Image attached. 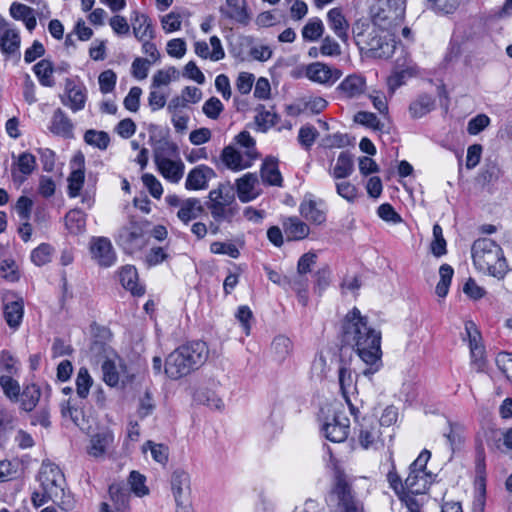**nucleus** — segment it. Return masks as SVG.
I'll list each match as a JSON object with an SVG mask.
<instances>
[{
  "instance_id": "4468645a",
  "label": "nucleus",
  "mask_w": 512,
  "mask_h": 512,
  "mask_svg": "<svg viewBox=\"0 0 512 512\" xmlns=\"http://www.w3.org/2000/svg\"><path fill=\"white\" fill-rule=\"evenodd\" d=\"M306 76L313 82L333 85L342 76L341 70L322 62H314L306 67Z\"/></svg>"
},
{
  "instance_id": "a19ab883",
  "label": "nucleus",
  "mask_w": 512,
  "mask_h": 512,
  "mask_svg": "<svg viewBox=\"0 0 512 512\" xmlns=\"http://www.w3.org/2000/svg\"><path fill=\"white\" fill-rule=\"evenodd\" d=\"M33 71L36 74L40 84L45 87H52L55 81L52 77L54 72L53 63L48 59H42L34 65Z\"/></svg>"
},
{
  "instance_id": "a18cd8bd",
  "label": "nucleus",
  "mask_w": 512,
  "mask_h": 512,
  "mask_svg": "<svg viewBox=\"0 0 512 512\" xmlns=\"http://www.w3.org/2000/svg\"><path fill=\"white\" fill-rule=\"evenodd\" d=\"M434 99L427 95H420L414 102L409 106L410 114L413 118H421L434 109Z\"/></svg>"
},
{
  "instance_id": "8fccbe9b",
  "label": "nucleus",
  "mask_w": 512,
  "mask_h": 512,
  "mask_svg": "<svg viewBox=\"0 0 512 512\" xmlns=\"http://www.w3.org/2000/svg\"><path fill=\"white\" fill-rule=\"evenodd\" d=\"M148 449L151 452L152 458L156 462H158L162 465H165L168 462V456H169L168 446L148 440L143 444L142 450H143V452H146Z\"/></svg>"
},
{
  "instance_id": "4d7b16f0",
  "label": "nucleus",
  "mask_w": 512,
  "mask_h": 512,
  "mask_svg": "<svg viewBox=\"0 0 512 512\" xmlns=\"http://www.w3.org/2000/svg\"><path fill=\"white\" fill-rule=\"evenodd\" d=\"M434 240L431 243V252L436 257H441L447 253L446 240L443 237V231L439 224L433 226Z\"/></svg>"
},
{
  "instance_id": "49530a36",
  "label": "nucleus",
  "mask_w": 512,
  "mask_h": 512,
  "mask_svg": "<svg viewBox=\"0 0 512 512\" xmlns=\"http://www.w3.org/2000/svg\"><path fill=\"white\" fill-rule=\"evenodd\" d=\"M454 274L453 268L448 264H442L439 268V276L440 280L436 286V294L439 297H445L448 294L449 286L452 281V277Z\"/></svg>"
},
{
  "instance_id": "a211bd4d",
  "label": "nucleus",
  "mask_w": 512,
  "mask_h": 512,
  "mask_svg": "<svg viewBox=\"0 0 512 512\" xmlns=\"http://www.w3.org/2000/svg\"><path fill=\"white\" fill-rule=\"evenodd\" d=\"M65 93L67 97H61V101L65 106L69 107L73 112L84 109L87 94L86 88L83 85H76L73 80L66 79Z\"/></svg>"
},
{
  "instance_id": "f8f14e48",
  "label": "nucleus",
  "mask_w": 512,
  "mask_h": 512,
  "mask_svg": "<svg viewBox=\"0 0 512 512\" xmlns=\"http://www.w3.org/2000/svg\"><path fill=\"white\" fill-rule=\"evenodd\" d=\"M11 177L13 182L21 185L37 167L36 158L29 152H22L18 156L12 154Z\"/></svg>"
},
{
  "instance_id": "ddd939ff",
  "label": "nucleus",
  "mask_w": 512,
  "mask_h": 512,
  "mask_svg": "<svg viewBox=\"0 0 512 512\" xmlns=\"http://www.w3.org/2000/svg\"><path fill=\"white\" fill-rule=\"evenodd\" d=\"M92 258L102 267H110L116 261V253L107 237H93L90 241Z\"/></svg>"
},
{
  "instance_id": "de8ad7c7",
  "label": "nucleus",
  "mask_w": 512,
  "mask_h": 512,
  "mask_svg": "<svg viewBox=\"0 0 512 512\" xmlns=\"http://www.w3.org/2000/svg\"><path fill=\"white\" fill-rule=\"evenodd\" d=\"M0 387L4 395L12 402H17L20 396V385L17 380L12 378V375L0 376Z\"/></svg>"
},
{
  "instance_id": "4c0bfd02",
  "label": "nucleus",
  "mask_w": 512,
  "mask_h": 512,
  "mask_svg": "<svg viewBox=\"0 0 512 512\" xmlns=\"http://www.w3.org/2000/svg\"><path fill=\"white\" fill-rule=\"evenodd\" d=\"M51 131L54 134L64 137L72 136L73 124L64 111L60 108L53 113L51 120Z\"/></svg>"
},
{
  "instance_id": "69168bd1",
  "label": "nucleus",
  "mask_w": 512,
  "mask_h": 512,
  "mask_svg": "<svg viewBox=\"0 0 512 512\" xmlns=\"http://www.w3.org/2000/svg\"><path fill=\"white\" fill-rule=\"evenodd\" d=\"M502 175L501 168L495 161H488L480 174V177L486 183H491L497 181Z\"/></svg>"
},
{
  "instance_id": "39448f33",
  "label": "nucleus",
  "mask_w": 512,
  "mask_h": 512,
  "mask_svg": "<svg viewBox=\"0 0 512 512\" xmlns=\"http://www.w3.org/2000/svg\"><path fill=\"white\" fill-rule=\"evenodd\" d=\"M39 480L41 489L52 497V501L64 510L73 507V501L69 493H66V479L61 469L53 463L43 462Z\"/></svg>"
},
{
  "instance_id": "b1692460",
  "label": "nucleus",
  "mask_w": 512,
  "mask_h": 512,
  "mask_svg": "<svg viewBox=\"0 0 512 512\" xmlns=\"http://www.w3.org/2000/svg\"><path fill=\"white\" fill-rule=\"evenodd\" d=\"M205 212L200 199L191 197L183 200V204L177 211V218L185 225L197 219Z\"/></svg>"
},
{
  "instance_id": "aec40b11",
  "label": "nucleus",
  "mask_w": 512,
  "mask_h": 512,
  "mask_svg": "<svg viewBox=\"0 0 512 512\" xmlns=\"http://www.w3.org/2000/svg\"><path fill=\"white\" fill-rule=\"evenodd\" d=\"M259 180L255 173H246L235 182L234 191L242 203H248L258 197L255 187Z\"/></svg>"
},
{
  "instance_id": "0eeeda50",
  "label": "nucleus",
  "mask_w": 512,
  "mask_h": 512,
  "mask_svg": "<svg viewBox=\"0 0 512 512\" xmlns=\"http://www.w3.org/2000/svg\"><path fill=\"white\" fill-rule=\"evenodd\" d=\"M404 1L386 0L372 9V21L382 30H390L404 19Z\"/></svg>"
},
{
  "instance_id": "473e14b6",
  "label": "nucleus",
  "mask_w": 512,
  "mask_h": 512,
  "mask_svg": "<svg viewBox=\"0 0 512 512\" xmlns=\"http://www.w3.org/2000/svg\"><path fill=\"white\" fill-rule=\"evenodd\" d=\"M74 161L79 167L73 170L68 177V194L70 197H77L84 184V156L78 154L74 157Z\"/></svg>"
},
{
  "instance_id": "412c9836",
  "label": "nucleus",
  "mask_w": 512,
  "mask_h": 512,
  "mask_svg": "<svg viewBox=\"0 0 512 512\" xmlns=\"http://www.w3.org/2000/svg\"><path fill=\"white\" fill-rule=\"evenodd\" d=\"M220 160L226 168L232 171H241L249 168L253 160H250L245 154L240 153L234 146L228 145L223 148Z\"/></svg>"
},
{
  "instance_id": "7c9ffc66",
  "label": "nucleus",
  "mask_w": 512,
  "mask_h": 512,
  "mask_svg": "<svg viewBox=\"0 0 512 512\" xmlns=\"http://www.w3.org/2000/svg\"><path fill=\"white\" fill-rule=\"evenodd\" d=\"M119 279L122 286L129 290L134 296H142L145 293L143 286L137 283L138 273L134 266L126 265L119 272Z\"/></svg>"
},
{
  "instance_id": "c03bdc74",
  "label": "nucleus",
  "mask_w": 512,
  "mask_h": 512,
  "mask_svg": "<svg viewBox=\"0 0 512 512\" xmlns=\"http://www.w3.org/2000/svg\"><path fill=\"white\" fill-rule=\"evenodd\" d=\"M177 154V145L165 139L157 141L153 151L155 164L160 163L162 160L166 161L168 159H171V157H174Z\"/></svg>"
},
{
  "instance_id": "6e6552de",
  "label": "nucleus",
  "mask_w": 512,
  "mask_h": 512,
  "mask_svg": "<svg viewBox=\"0 0 512 512\" xmlns=\"http://www.w3.org/2000/svg\"><path fill=\"white\" fill-rule=\"evenodd\" d=\"M486 463L485 452L480 444L476 448L475 456V486L477 494L473 501L472 512H485L486 505Z\"/></svg>"
},
{
  "instance_id": "5701e85b",
  "label": "nucleus",
  "mask_w": 512,
  "mask_h": 512,
  "mask_svg": "<svg viewBox=\"0 0 512 512\" xmlns=\"http://www.w3.org/2000/svg\"><path fill=\"white\" fill-rule=\"evenodd\" d=\"M367 47L371 56L387 59L393 55L396 46L392 39L375 34L367 41Z\"/></svg>"
},
{
  "instance_id": "13d9d810",
  "label": "nucleus",
  "mask_w": 512,
  "mask_h": 512,
  "mask_svg": "<svg viewBox=\"0 0 512 512\" xmlns=\"http://www.w3.org/2000/svg\"><path fill=\"white\" fill-rule=\"evenodd\" d=\"M226 3L231 8V11L227 13L229 18L244 25L248 24L250 16L245 6H239L238 0H226Z\"/></svg>"
},
{
  "instance_id": "a878e982",
  "label": "nucleus",
  "mask_w": 512,
  "mask_h": 512,
  "mask_svg": "<svg viewBox=\"0 0 512 512\" xmlns=\"http://www.w3.org/2000/svg\"><path fill=\"white\" fill-rule=\"evenodd\" d=\"M101 368L104 382L111 387H115L126 373V365L121 359H117V361L107 359Z\"/></svg>"
},
{
  "instance_id": "ea45409f",
  "label": "nucleus",
  "mask_w": 512,
  "mask_h": 512,
  "mask_svg": "<svg viewBox=\"0 0 512 512\" xmlns=\"http://www.w3.org/2000/svg\"><path fill=\"white\" fill-rule=\"evenodd\" d=\"M354 171V163L352 155L343 151L339 154L337 162L331 172L335 179H344L349 177Z\"/></svg>"
},
{
  "instance_id": "79ce46f5",
  "label": "nucleus",
  "mask_w": 512,
  "mask_h": 512,
  "mask_svg": "<svg viewBox=\"0 0 512 512\" xmlns=\"http://www.w3.org/2000/svg\"><path fill=\"white\" fill-rule=\"evenodd\" d=\"M18 424V418L14 411L1 409L0 410V443L7 440Z\"/></svg>"
},
{
  "instance_id": "9d476101",
  "label": "nucleus",
  "mask_w": 512,
  "mask_h": 512,
  "mask_svg": "<svg viewBox=\"0 0 512 512\" xmlns=\"http://www.w3.org/2000/svg\"><path fill=\"white\" fill-rule=\"evenodd\" d=\"M358 441L364 449H379L384 443L377 421L372 417H364L359 424Z\"/></svg>"
},
{
  "instance_id": "f257e3e1",
  "label": "nucleus",
  "mask_w": 512,
  "mask_h": 512,
  "mask_svg": "<svg viewBox=\"0 0 512 512\" xmlns=\"http://www.w3.org/2000/svg\"><path fill=\"white\" fill-rule=\"evenodd\" d=\"M381 338V332L369 325L367 317L362 316L358 308L347 313L343 321V339L369 366L363 371L365 376L374 374L382 365Z\"/></svg>"
},
{
  "instance_id": "72a5a7b5",
  "label": "nucleus",
  "mask_w": 512,
  "mask_h": 512,
  "mask_svg": "<svg viewBox=\"0 0 512 512\" xmlns=\"http://www.w3.org/2000/svg\"><path fill=\"white\" fill-rule=\"evenodd\" d=\"M24 313V304L22 299L7 302L4 304V319L7 325L16 330L20 326Z\"/></svg>"
},
{
  "instance_id": "bf43d9fd",
  "label": "nucleus",
  "mask_w": 512,
  "mask_h": 512,
  "mask_svg": "<svg viewBox=\"0 0 512 512\" xmlns=\"http://www.w3.org/2000/svg\"><path fill=\"white\" fill-rule=\"evenodd\" d=\"M235 141L240 146L246 148L245 156L250 160H254L257 157V153L255 151V140L252 138L248 131L240 132L236 137Z\"/></svg>"
},
{
  "instance_id": "09e8293b",
  "label": "nucleus",
  "mask_w": 512,
  "mask_h": 512,
  "mask_svg": "<svg viewBox=\"0 0 512 512\" xmlns=\"http://www.w3.org/2000/svg\"><path fill=\"white\" fill-rule=\"evenodd\" d=\"M50 387L47 386V391L45 394V403L31 416V424L32 425H41L44 428H49L51 426L50 421V406L48 404V397L50 394Z\"/></svg>"
},
{
  "instance_id": "680f3d73",
  "label": "nucleus",
  "mask_w": 512,
  "mask_h": 512,
  "mask_svg": "<svg viewBox=\"0 0 512 512\" xmlns=\"http://www.w3.org/2000/svg\"><path fill=\"white\" fill-rule=\"evenodd\" d=\"M355 121L377 131H383L384 124L371 112L361 111L355 115Z\"/></svg>"
},
{
  "instance_id": "338daca9",
  "label": "nucleus",
  "mask_w": 512,
  "mask_h": 512,
  "mask_svg": "<svg viewBox=\"0 0 512 512\" xmlns=\"http://www.w3.org/2000/svg\"><path fill=\"white\" fill-rule=\"evenodd\" d=\"M224 106L222 102L217 97L209 98L203 105L202 110L203 113L210 119H217L221 112L223 111Z\"/></svg>"
},
{
  "instance_id": "2f4dec72",
  "label": "nucleus",
  "mask_w": 512,
  "mask_h": 512,
  "mask_svg": "<svg viewBox=\"0 0 512 512\" xmlns=\"http://www.w3.org/2000/svg\"><path fill=\"white\" fill-rule=\"evenodd\" d=\"M260 175L263 183L270 186H282L283 178L278 168L277 159L266 158L261 166Z\"/></svg>"
},
{
  "instance_id": "4be33fe9",
  "label": "nucleus",
  "mask_w": 512,
  "mask_h": 512,
  "mask_svg": "<svg viewBox=\"0 0 512 512\" xmlns=\"http://www.w3.org/2000/svg\"><path fill=\"white\" fill-rule=\"evenodd\" d=\"M114 443V434L104 430L91 436L87 453L94 458H102Z\"/></svg>"
},
{
  "instance_id": "f704fd0d",
  "label": "nucleus",
  "mask_w": 512,
  "mask_h": 512,
  "mask_svg": "<svg viewBox=\"0 0 512 512\" xmlns=\"http://www.w3.org/2000/svg\"><path fill=\"white\" fill-rule=\"evenodd\" d=\"M133 33L139 41L145 39H152L154 32L151 20L145 14L134 12V17L131 18Z\"/></svg>"
},
{
  "instance_id": "f03ea898",
  "label": "nucleus",
  "mask_w": 512,
  "mask_h": 512,
  "mask_svg": "<svg viewBox=\"0 0 512 512\" xmlns=\"http://www.w3.org/2000/svg\"><path fill=\"white\" fill-rule=\"evenodd\" d=\"M208 357V347L203 341L184 344L171 352L165 361V373L174 380L188 375L202 366Z\"/></svg>"
},
{
  "instance_id": "0e129e2a",
  "label": "nucleus",
  "mask_w": 512,
  "mask_h": 512,
  "mask_svg": "<svg viewBox=\"0 0 512 512\" xmlns=\"http://www.w3.org/2000/svg\"><path fill=\"white\" fill-rule=\"evenodd\" d=\"M117 76L114 71L108 69L100 73L98 77L100 91L103 94L110 93L114 90Z\"/></svg>"
},
{
  "instance_id": "393cba45",
  "label": "nucleus",
  "mask_w": 512,
  "mask_h": 512,
  "mask_svg": "<svg viewBox=\"0 0 512 512\" xmlns=\"http://www.w3.org/2000/svg\"><path fill=\"white\" fill-rule=\"evenodd\" d=\"M338 91L347 98H356L366 89V80L362 75H348L337 87Z\"/></svg>"
},
{
  "instance_id": "3c124183",
  "label": "nucleus",
  "mask_w": 512,
  "mask_h": 512,
  "mask_svg": "<svg viewBox=\"0 0 512 512\" xmlns=\"http://www.w3.org/2000/svg\"><path fill=\"white\" fill-rule=\"evenodd\" d=\"M84 140L88 145L99 148L100 150L107 149L110 143V137L107 132L97 130H87L84 134Z\"/></svg>"
},
{
  "instance_id": "423d86ee",
  "label": "nucleus",
  "mask_w": 512,
  "mask_h": 512,
  "mask_svg": "<svg viewBox=\"0 0 512 512\" xmlns=\"http://www.w3.org/2000/svg\"><path fill=\"white\" fill-rule=\"evenodd\" d=\"M148 222L131 216L129 222L122 226L117 234V244L128 254L142 249L145 245V231Z\"/></svg>"
},
{
  "instance_id": "dca6fc26",
  "label": "nucleus",
  "mask_w": 512,
  "mask_h": 512,
  "mask_svg": "<svg viewBox=\"0 0 512 512\" xmlns=\"http://www.w3.org/2000/svg\"><path fill=\"white\" fill-rule=\"evenodd\" d=\"M322 432L331 442H344L349 434V419L344 415L334 414L331 421L323 424Z\"/></svg>"
},
{
  "instance_id": "603ef678",
  "label": "nucleus",
  "mask_w": 512,
  "mask_h": 512,
  "mask_svg": "<svg viewBox=\"0 0 512 512\" xmlns=\"http://www.w3.org/2000/svg\"><path fill=\"white\" fill-rule=\"evenodd\" d=\"M324 32V25L319 18L310 19L302 28V37L307 41H316Z\"/></svg>"
},
{
  "instance_id": "7ed1b4c3",
  "label": "nucleus",
  "mask_w": 512,
  "mask_h": 512,
  "mask_svg": "<svg viewBox=\"0 0 512 512\" xmlns=\"http://www.w3.org/2000/svg\"><path fill=\"white\" fill-rule=\"evenodd\" d=\"M472 259L475 267L482 272L501 279L508 270L507 262L502 248L489 238H480L474 241L471 247Z\"/></svg>"
},
{
  "instance_id": "9b49d317",
  "label": "nucleus",
  "mask_w": 512,
  "mask_h": 512,
  "mask_svg": "<svg viewBox=\"0 0 512 512\" xmlns=\"http://www.w3.org/2000/svg\"><path fill=\"white\" fill-rule=\"evenodd\" d=\"M333 493L338 498V505L342 512H363L362 503L352 495L351 486L344 476H338Z\"/></svg>"
},
{
  "instance_id": "864d4df0",
  "label": "nucleus",
  "mask_w": 512,
  "mask_h": 512,
  "mask_svg": "<svg viewBox=\"0 0 512 512\" xmlns=\"http://www.w3.org/2000/svg\"><path fill=\"white\" fill-rule=\"evenodd\" d=\"M93 380L89 374V371L85 367H81L76 377V392L77 395L84 399L88 396L90 387Z\"/></svg>"
},
{
  "instance_id": "f3484780",
  "label": "nucleus",
  "mask_w": 512,
  "mask_h": 512,
  "mask_svg": "<svg viewBox=\"0 0 512 512\" xmlns=\"http://www.w3.org/2000/svg\"><path fill=\"white\" fill-rule=\"evenodd\" d=\"M216 177V172L209 166L201 164L189 171L185 181V188L190 191L204 190L208 182Z\"/></svg>"
},
{
  "instance_id": "c756f323",
  "label": "nucleus",
  "mask_w": 512,
  "mask_h": 512,
  "mask_svg": "<svg viewBox=\"0 0 512 512\" xmlns=\"http://www.w3.org/2000/svg\"><path fill=\"white\" fill-rule=\"evenodd\" d=\"M156 166L160 174L171 183H178L184 175L185 165L181 159L162 160L160 163H157Z\"/></svg>"
},
{
  "instance_id": "e2e57ef3",
  "label": "nucleus",
  "mask_w": 512,
  "mask_h": 512,
  "mask_svg": "<svg viewBox=\"0 0 512 512\" xmlns=\"http://www.w3.org/2000/svg\"><path fill=\"white\" fill-rule=\"evenodd\" d=\"M210 251L213 254L228 255L231 258L237 259L240 256V252L235 244L215 241L210 245Z\"/></svg>"
},
{
  "instance_id": "2eb2a0df",
  "label": "nucleus",
  "mask_w": 512,
  "mask_h": 512,
  "mask_svg": "<svg viewBox=\"0 0 512 512\" xmlns=\"http://www.w3.org/2000/svg\"><path fill=\"white\" fill-rule=\"evenodd\" d=\"M465 332L469 341L471 363L476 366L478 371H481L484 367L485 360L480 331L473 321H466Z\"/></svg>"
},
{
  "instance_id": "6ab92c4d",
  "label": "nucleus",
  "mask_w": 512,
  "mask_h": 512,
  "mask_svg": "<svg viewBox=\"0 0 512 512\" xmlns=\"http://www.w3.org/2000/svg\"><path fill=\"white\" fill-rule=\"evenodd\" d=\"M171 489L176 503L188 500L191 494L190 475L183 469H175L171 475Z\"/></svg>"
},
{
  "instance_id": "774afa93",
  "label": "nucleus",
  "mask_w": 512,
  "mask_h": 512,
  "mask_svg": "<svg viewBox=\"0 0 512 512\" xmlns=\"http://www.w3.org/2000/svg\"><path fill=\"white\" fill-rule=\"evenodd\" d=\"M495 361L498 369L507 377L508 380L512 381V354L501 352L497 355Z\"/></svg>"
},
{
  "instance_id": "c9c22d12",
  "label": "nucleus",
  "mask_w": 512,
  "mask_h": 512,
  "mask_svg": "<svg viewBox=\"0 0 512 512\" xmlns=\"http://www.w3.org/2000/svg\"><path fill=\"white\" fill-rule=\"evenodd\" d=\"M109 494L113 503V510L125 512L130 500V489L124 484H112Z\"/></svg>"
},
{
  "instance_id": "c85d7f7f",
  "label": "nucleus",
  "mask_w": 512,
  "mask_h": 512,
  "mask_svg": "<svg viewBox=\"0 0 512 512\" xmlns=\"http://www.w3.org/2000/svg\"><path fill=\"white\" fill-rule=\"evenodd\" d=\"M429 477L426 472H416L409 469V475L404 481L405 490L413 495L425 493L430 484Z\"/></svg>"
},
{
  "instance_id": "37998d69",
  "label": "nucleus",
  "mask_w": 512,
  "mask_h": 512,
  "mask_svg": "<svg viewBox=\"0 0 512 512\" xmlns=\"http://www.w3.org/2000/svg\"><path fill=\"white\" fill-rule=\"evenodd\" d=\"M66 227L72 234H80L85 230L86 215L80 209H72L65 216Z\"/></svg>"
},
{
  "instance_id": "cd10ccee",
  "label": "nucleus",
  "mask_w": 512,
  "mask_h": 512,
  "mask_svg": "<svg viewBox=\"0 0 512 512\" xmlns=\"http://www.w3.org/2000/svg\"><path fill=\"white\" fill-rule=\"evenodd\" d=\"M42 396L40 387L34 383L24 386L20 392L18 402L20 403V410L30 413L38 405Z\"/></svg>"
},
{
  "instance_id": "58836bf2",
  "label": "nucleus",
  "mask_w": 512,
  "mask_h": 512,
  "mask_svg": "<svg viewBox=\"0 0 512 512\" xmlns=\"http://www.w3.org/2000/svg\"><path fill=\"white\" fill-rule=\"evenodd\" d=\"M328 22L331 29L340 38L342 41H347L348 39V22L343 16L341 10L339 8L331 9L327 14Z\"/></svg>"
},
{
  "instance_id": "20e7f679",
  "label": "nucleus",
  "mask_w": 512,
  "mask_h": 512,
  "mask_svg": "<svg viewBox=\"0 0 512 512\" xmlns=\"http://www.w3.org/2000/svg\"><path fill=\"white\" fill-rule=\"evenodd\" d=\"M206 208L216 223H232L240 211L234 186L229 182L220 183L217 188L212 189L208 194Z\"/></svg>"
},
{
  "instance_id": "052dcab7",
  "label": "nucleus",
  "mask_w": 512,
  "mask_h": 512,
  "mask_svg": "<svg viewBox=\"0 0 512 512\" xmlns=\"http://www.w3.org/2000/svg\"><path fill=\"white\" fill-rule=\"evenodd\" d=\"M53 248L46 243L39 245L31 253V260L37 266L45 265L50 262Z\"/></svg>"
},
{
  "instance_id": "1a4fd4ad",
  "label": "nucleus",
  "mask_w": 512,
  "mask_h": 512,
  "mask_svg": "<svg viewBox=\"0 0 512 512\" xmlns=\"http://www.w3.org/2000/svg\"><path fill=\"white\" fill-rule=\"evenodd\" d=\"M21 36L16 28L4 19L0 20V51L5 59H12L19 62L21 58L20 52Z\"/></svg>"
},
{
  "instance_id": "6e6d98bb",
  "label": "nucleus",
  "mask_w": 512,
  "mask_h": 512,
  "mask_svg": "<svg viewBox=\"0 0 512 512\" xmlns=\"http://www.w3.org/2000/svg\"><path fill=\"white\" fill-rule=\"evenodd\" d=\"M338 380H339V385H340L342 395L348 402L352 414H354L355 408L352 404H350V402L347 398V394L349 393L350 388L353 386V378H352L351 371L344 366L340 367L339 372H338Z\"/></svg>"
},
{
  "instance_id": "bb28decb",
  "label": "nucleus",
  "mask_w": 512,
  "mask_h": 512,
  "mask_svg": "<svg viewBox=\"0 0 512 512\" xmlns=\"http://www.w3.org/2000/svg\"><path fill=\"white\" fill-rule=\"evenodd\" d=\"M282 225L288 241L305 239L310 233L309 226L295 216L286 218Z\"/></svg>"
},
{
  "instance_id": "5fc2aeb1",
  "label": "nucleus",
  "mask_w": 512,
  "mask_h": 512,
  "mask_svg": "<svg viewBox=\"0 0 512 512\" xmlns=\"http://www.w3.org/2000/svg\"><path fill=\"white\" fill-rule=\"evenodd\" d=\"M272 350L278 360H284L292 350V343L286 336L279 335L272 342Z\"/></svg>"
},
{
  "instance_id": "e433bc0d",
  "label": "nucleus",
  "mask_w": 512,
  "mask_h": 512,
  "mask_svg": "<svg viewBox=\"0 0 512 512\" xmlns=\"http://www.w3.org/2000/svg\"><path fill=\"white\" fill-rule=\"evenodd\" d=\"M299 212L307 221L320 225L325 222V212L317 206L313 199H304L300 206Z\"/></svg>"
}]
</instances>
